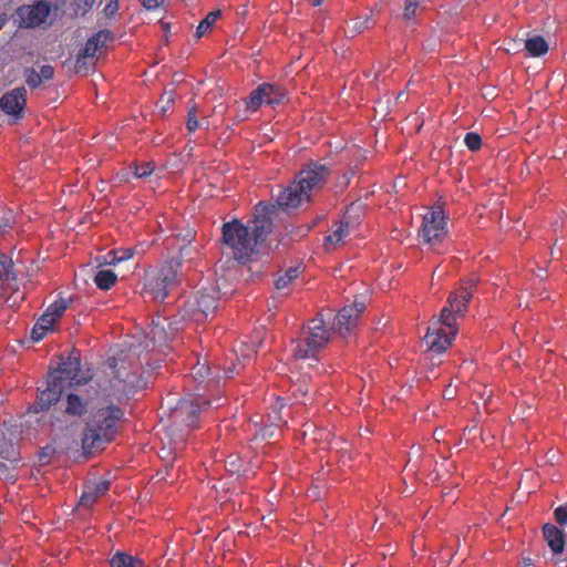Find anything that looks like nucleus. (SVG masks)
<instances>
[{"instance_id": "nucleus-39", "label": "nucleus", "mask_w": 567, "mask_h": 567, "mask_svg": "<svg viewBox=\"0 0 567 567\" xmlns=\"http://www.w3.org/2000/svg\"><path fill=\"white\" fill-rule=\"evenodd\" d=\"M120 9V0H109L107 4L105 6L103 13L107 19H113Z\"/></svg>"}, {"instance_id": "nucleus-11", "label": "nucleus", "mask_w": 567, "mask_h": 567, "mask_svg": "<svg viewBox=\"0 0 567 567\" xmlns=\"http://www.w3.org/2000/svg\"><path fill=\"white\" fill-rule=\"evenodd\" d=\"M286 91L282 86L271 83H262L255 89L246 100V107L256 112L261 105L276 106L282 103Z\"/></svg>"}, {"instance_id": "nucleus-16", "label": "nucleus", "mask_w": 567, "mask_h": 567, "mask_svg": "<svg viewBox=\"0 0 567 567\" xmlns=\"http://www.w3.org/2000/svg\"><path fill=\"white\" fill-rule=\"evenodd\" d=\"M50 11V2L39 1L33 6L20 9V17L28 28H35L47 21Z\"/></svg>"}, {"instance_id": "nucleus-57", "label": "nucleus", "mask_w": 567, "mask_h": 567, "mask_svg": "<svg viewBox=\"0 0 567 567\" xmlns=\"http://www.w3.org/2000/svg\"><path fill=\"white\" fill-rule=\"evenodd\" d=\"M8 226H9V225H7V224H6V225L0 224V231H4V230H6V227H8Z\"/></svg>"}, {"instance_id": "nucleus-40", "label": "nucleus", "mask_w": 567, "mask_h": 567, "mask_svg": "<svg viewBox=\"0 0 567 567\" xmlns=\"http://www.w3.org/2000/svg\"><path fill=\"white\" fill-rule=\"evenodd\" d=\"M174 92L171 91V92H166L164 93V95L161 97V113L163 115L166 114V112L171 109V106L174 104Z\"/></svg>"}, {"instance_id": "nucleus-59", "label": "nucleus", "mask_w": 567, "mask_h": 567, "mask_svg": "<svg viewBox=\"0 0 567 567\" xmlns=\"http://www.w3.org/2000/svg\"><path fill=\"white\" fill-rule=\"evenodd\" d=\"M3 25V20L0 19V29L2 28Z\"/></svg>"}, {"instance_id": "nucleus-32", "label": "nucleus", "mask_w": 567, "mask_h": 567, "mask_svg": "<svg viewBox=\"0 0 567 567\" xmlns=\"http://www.w3.org/2000/svg\"><path fill=\"white\" fill-rule=\"evenodd\" d=\"M133 255L134 252L131 248L112 250L109 252L110 259L107 260V262L111 265H116L122 261L131 259Z\"/></svg>"}, {"instance_id": "nucleus-14", "label": "nucleus", "mask_w": 567, "mask_h": 567, "mask_svg": "<svg viewBox=\"0 0 567 567\" xmlns=\"http://www.w3.org/2000/svg\"><path fill=\"white\" fill-rule=\"evenodd\" d=\"M275 206L266 203H258L255 207V218L252 220L254 227L251 235L256 238V245L261 241H265L267 236L272 230V219L271 215L274 213Z\"/></svg>"}, {"instance_id": "nucleus-13", "label": "nucleus", "mask_w": 567, "mask_h": 567, "mask_svg": "<svg viewBox=\"0 0 567 567\" xmlns=\"http://www.w3.org/2000/svg\"><path fill=\"white\" fill-rule=\"evenodd\" d=\"M25 105L27 89L24 86L14 87L0 97V109L12 116L13 122L23 117Z\"/></svg>"}, {"instance_id": "nucleus-42", "label": "nucleus", "mask_w": 567, "mask_h": 567, "mask_svg": "<svg viewBox=\"0 0 567 567\" xmlns=\"http://www.w3.org/2000/svg\"><path fill=\"white\" fill-rule=\"evenodd\" d=\"M417 7H419V4L415 3V1L405 0V8H404L403 17L406 20L412 19L414 17L415 12H416Z\"/></svg>"}, {"instance_id": "nucleus-1", "label": "nucleus", "mask_w": 567, "mask_h": 567, "mask_svg": "<svg viewBox=\"0 0 567 567\" xmlns=\"http://www.w3.org/2000/svg\"><path fill=\"white\" fill-rule=\"evenodd\" d=\"M110 388L100 382L74 386L61 402L62 412L72 419L89 417L82 432V449L85 454L102 450L117 434V424L124 411L114 404L128 392L127 379L110 380Z\"/></svg>"}, {"instance_id": "nucleus-2", "label": "nucleus", "mask_w": 567, "mask_h": 567, "mask_svg": "<svg viewBox=\"0 0 567 567\" xmlns=\"http://www.w3.org/2000/svg\"><path fill=\"white\" fill-rule=\"evenodd\" d=\"M330 169L327 165L311 162L301 169L295 179L277 196V205L285 209H296L310 202L311 193L321 189L328 181Z\"/></svg>"}, {"instance_id": "nucleus-29", "label": "nucleus", "mask_w": 567, "mask_h": 567, "mask_svg": "<svg viewBox=\"0 0 567 567\" xmlns=\"http://www.w3.org/2000/svg\"><path fill=\"white\" fill-rule=\"evenodd\" d=\"M309 393V385L303 378L292 385V395L297 403L306 404V396Z\"/></svg>"}, {"instance_id": "nucleus-17", "label": "nucleus", "mask_w": 567, "mask_h": 567, "mask_svg": "<svg viewBox=\"0 0 567 567\" xmlns=\"http://www.w3.org/2000/svg\"><path fill=\"white\" fill-rule=\"evenodd\" d=\"M455 334H452L450 329L445 330L442 327L429 328L424 341L430 351L440 354L451 346Z\"/></svg>"}, {"instance_id": "nucleus-7", "label": "nucleus", "mask_w": 567, "mask_h": 567, "mask_svg": "<svg viewBox=\"0 0 567 567\" xmlns=\"http://www.w3.org/2000/svg\"><path fill=\"white\" fill-rule=\"evenodd\" d=\"M475 280H468L455 292H452L447 299V305L442 309L440 315V323L450 329L452 334H456V319L467 311L468 303L473 297V288Z\"/></svg>"}, {"instance_id": "nucleus-4", "label": "nucleus", "mask_w": 567, "mask_h": 567, "mask_svg": "<svg viewBox=\"0 0 567 567\" xmlns=\"http://www.w3.org/2000/svg\"><path fill=\"white\" fill-rule=\"evenodd\" d=\"M223 246L231 252L240 262L247 261L256 251V238L252 237L249 227L239 219L226 221L221 226Z\"/></svg>"}, {"instance_id": "nucleus-3", "label": "nucleus", "mask_w": 567, "mask_h": 567, "mask_svg": "<svg viewBox=\"0 0 567 567\" xmlns=\"http://www.w3.org/2000/svg\"><path fill=\"white\" fill-rule=\"evenodd\" d=\"M208 406H210V402L203 395L196 394V398L179 400L176 406L169 410L166 435L172 440L174 449H177L190 432L198 427L199 412Z\"/></svg>"}, {"instance_id": "nucleus-47", "label": "nucleus", "mask_w": 567, "mask_h": 567, "mask_svg": "<svg viewBox=\"0 0 567 567\" xmlns=\"http://www.w3.org/2000/svg\"><path fill=\"white\" fill-rule=\"evenodd\" d=\"M243 346H244V344H241V346H240V349H239V350H240V352H241L243 359H244V360H249V359H251V354L256 352V347H255V346L250 347V348L248 349V352L246 353V352H245V350L243 349Z\"/></svg>"}, {"instance_id": "nucleus-23", "label": "nucleus", "mask_w": 567, "mask_h": 567, "mask_svg": "<svg viewBox=\"0 0 567 567\" xmlns=\"http://www.w3.org/2000/svg\"><path fill=\"white\" fill-rule=\"evenodd\" d=\"M525 49L532 56H540L548 51V43L542 35H534L525 41Z\"/></svg>"}, {"instance_id": "nucleus-45", "label": "nucleus", "mask_w": 567, "mask_h": 567, "mask_svg": "<svg viewBox=\"0 0 567 567\" xmlns=\"http://www.w3.org/2000/svg\"><path fill=\"white\" fill-rule=\"evenodd\" d=\"M164 334V328L159 326V323L154 324V327L151 329V337L154 341H163L166 340V337Z\"/></svg>"}, {"instance_id": "nucleus-43", "label": "nucleus", "mask_w": 567, "mask_h": 567, "mask_svg": "<svg viewBox=\"0 0 567 567\" xmlns=\"http://www.w3.org/2000/svg\"><path fill=\"white\" fill-rule=\"evenodd\" d=\"M555 519L559 525H567V507L566 506H558L555 512Z\"/></svg>"}, {"instance_id": "nucleus-15", "label": "nucleus", "mask_w": 567, "mask_h": 567, "mask_svg": "<svg viewBox=\"0 0 567 567\" xmlns=\"http://www.w3.org/2000/svg\"><path fill=\"white\" fill-rule=\"evenodd\" d=\"M62 379V375L49 373L47 388L40 392L37 401L41 411L49 410L61 400L65 388Z\"/></svg>"}, {"instance_id": "nucleus-51", "label": "nucleus", "mask_w": 567, "mask_h": 567, "mask_svg": "<svg viewBox=\"0 0 567 567\" xmlns=\"http://www.w3.org/2000/svg\"><path fill=\"white\" fill-rule=\"evenodd\" d=\"M168 327L169 329L172 330H179L181 328L177 326V322L176 321H171L168 322Z\"/></svg>"}, {"instance_id": "nucleus-50", "label": "nucleus", "mask_w": 567, "mask_h": 567, "mask_svg": "<svg viewBox=\"0 0 567 567\" xmlns=\"http://www.w3.org/2000/svg\"><path fill=\"white\" fill-rule=\"evenodd\" d=\"M219 372H220V368L218 367V368H217V372H215V373H214V375H213L212 378H208V380H207V384L215 383V380H216V379H218V378H220Z\"/></svg>"}, {"instance_id": "nucleus-44", "label": "nucleus", "mask_w": 567, "mask_h": 567, "mask_svg": "<svg viewBox=\"0 0 567 567\" xmlns=\"http://www.w3.org/2000/svg\"><path fill=\"white\" fill-rule=\"evenodd\" d=\"M39 74L41 75V81L52 80L54 76V69L50 64H44L41 66Z\"/></svg>"}, {"instance_id": "nucleus-21", "label": "nucleus", "mask_w": 567, "mask_h": 567, "mask_svg": "<svg viewBox=\"0 0 567 567\" xmlns=\"http://www.w3.org/2000/svg\"><path fill=\"white\" fill-rule=\"evenodd\" d=\"M336 229L324 238V247L327 250H331L336 244L340 243L346 236L349 235V223L340 220L334 224Z\"/></svg>"}, {"instance_id": "nucleus-52", "label": "nucleus", "mask_w": 567, "mask_h": 567, "mask_svg": "<svg viewBox=\"0 0 567 567\" xmlns=\"http://www.w3.org/2000/svg\"><path fill=\"white\" fill-rule=\"evenodd\" d=\"M52 451H53L52 447L45 446V447L42 449V454L43 455H49V453L52 452Z\"/></svg>"}, {"instance_id": "nucleus-19", "label": "nucleus", "mask_w": 567, "mask_h": 567, "mask_svg": "<svg viewBox=\"0 0 567 567\" xmlns=\"http://www.w3.org/2000/svg\"><path fill=\"white\" fill-rule=\"evenodd\" d=\"M110 489V481L100 478L90 482L84 486V491L80 497L79 506L91 508L99 497L103 496Z\"/></svg>"}, {"instance_id": "nucleus-37", "label": "nucleus", "mask_w": 567, "mask_h": 567, "mask_svg": "<svg viewBox=\"0 0 567 567\" xmlns=\"http://www.w3.org/2000/svg\"><path fill=\"white\" fill-rule=\"evenodd\" d=\"M237 360H238V362L231 361L228 365H225L223 368V377L224 378L230 379L235 374L240 372V370L244 368L245 363L241 362L239 359H237Z\"/></svg>"}, {"instance_id": "nucleus-36", "label": "nucleus", "mask_w": 567, "mask_h": 567, "mask_svg": "<svg viewBox=\"0 0 567 567\" xmlns=\"http://www.w3.org/2000/svg\"><path fill=\"white\" fill-rule=\"evenodd\" d=\"M464 143L470 151L475 152L482 146V137L475 132H468L464 137Z\"/></svg>"}, {"instance_id": "nucleus-38", "label": "nucleus", "mask_w": 567, "mask_h": 567, "mask_svg": "<svg viewBox=\"0 0 567 567\" xmlns=\"http://www.w3.org/2000/svg\"><path fill=\"white\" fill-rule=\"evenodd\" d=\"M198 126L199 122L197 120L196 106L194 105L192 109L188 110L186 127L189 133H194L198 128Z\"/></svg>"}, {"instance_id": "nucleus-55", "label": "nucleus", "mask_w": 567, "mask_h": 567, "mask_svg": "<svg viewBox=\"0 0 567 567\" xmlns=\"http://www.w3.org/2000/svg\"><path fill=\"white\" fill-rule=\"evenodd\" d=\"M277 405L279 406V409H282V408L285 406V404H284V399H278V400H277V403H276V406H277Z\"/></svg>"}, {"instance_id": "nucleus-33", "label": "nucleus", "mask_w": 567, "mask_h": 567, "mask_svg": "<svg viewBox=\"0 0 567 567\" xmlns=\"http://www.w3.org/2000/svg\"><path fill=\"white\" fill-rule=\"evenodd\" d=\"M95 3V0H73L72 9L75 16L84 17L90 12Z\"/></svg>"}, {"instance_id": "nucleus-54", "label": "nucleus", "mask_w": 567, "mask_h": 567, "mask_svg": "<svg viewBox=\"0 0 567 567\" xmlns=\"http://www.w3.org/2000/svg\"><path fill=\"white\" fill-rule=\"evenodd\" d=\"M310 1L313 7H318L322 3L323 0H310Z\"/></svg>"}, {"instance_id": "nucleus-34", "label": "nucleus", "mask_w": 567, "mask_h": 567, "mask_svg": "<svg viewBox=\"0 0 567 567\" xmlns=\"http://www.w3.org/2000/svg\"><path fill=\"white\" fill-rule=\"evenodd\" d=\"M23 74L30 89H37L42 84L41 75L33 68H25Z\"/></svg>"}, {"instance_id": "nucleus-53", "label": "nucleus", "mask_w": 567, "mask_h": 567, "mask_svg": "<svg viewBox=\"0 0 567 567\" xmlns=\"http://www.w3.org/2000/svg\"><path fill=\"white\" fill-rule=\"evenodd\" d=\"M523 561L525 567L533 566V560L530 558H524Z\"/></svg>"}, {"instance_id": "nucleus-27", "label": "nucleus", "mask_w": 567, "mask_h": 567, "mask_svg": "<svg viewBox=\"0 0 567 567\" xmlns=\"http://www.w3.org/2000/svg\"><path fill=\"white\" fill-rule=\"evenodd\" d=\"M300 274L299 267H290L275 281V287L278 290L285 289L290 282L298 278Z\"/></svg>"}, {"instance_id": "nucleus-48", "label": "nucleus", "mask_w": 567, "mask_h": 567, "mask_svg": "<svg viewBox=\"0 0 567 567\" xmlns=\"http://www.w3.org/2000/svg\"><path fill=\"white\" fill-rule=\"evenodd\" d=\"M365 24H367V20H364V21H355L354 24H353L354 32H357V33L362 32L367 28Z\"/></svg>"}, {"instance_id": "nucleus-31", "label": "nucleus", "mask_w": 567, "mask_h": 567, "mask_svg": "<svg viewBox=\"0 0 567 567\" xmlns=\"http://www.w3.org/2000/svg\"><path fill=\"white\" fill-rule=\"evenodd\" d=\"M69 308V300L66 299H58L52 305H50L44 313H51L53 322L55 319L63 315V312Z\"/></svg>"}, {"instance_id": "nucleus-8", "label": "nucleus", "mask_w": 567, "mask_h": 567, "mask_svg": "<svg viewBox=\"0 0 567 567\" xmlns=\"http://www.w3.org/2000/svg\"><path fill=\"white\" fill-rule=\"evenodd\" d=\"M219 306V290L216 286L198 289L194 297L185 303L184 313L196 322L205 321L215 313Z\"/></svg>"}, {"instance_id": "nucleus-26", "label": "nucleus", "mask_w": 567, "mask_h": 567, "mask_svg": "<svg viewBox=\"0 0 567 567\" xmlns=\"http://www.w3.org/2000/svg\"><path fill=\"white\" fill-rule=\"evenodd\" d=\"M220 17L219 10L210 11L198 24L196 29L195 37L202 38L204 37L207 31L214 25V23L217 21V19Z\"/></svg>"}, {"instance_id": "nucleus-28", "label": "nucleus", "mask_w": 567, "mask_h": 567, "mask_svg": "<svg viewBox=\"0 0 567 567\" xmlns=\"http://www.w3.org/2000/svg\"><path fill=\"white\" fill-rule=\"evenodd\" d=\"M212 374V368L206 362L200 363L199 360H197L196 365H194L192 369V377L194 381L198 382L199 384Z\"/></svg>"}, {"instance_id": "nucleus-56", "label": "nucleus", "mask_w": 567, "mask_h": 567, "mask_svg": "<svg viewBox=\"0 0 567 567\" xmlns=\"http://www.w3.org/2000/svg\"><path fill=\"white\" fill-rule=\"evenodd\" d=\"M355 208V204L352 203L349 208L347 209V214H349L350 212H352L353 209Z\"/></svg>"}, {"instance_id": "nucleus-49", "label": "nucleus", "mask_w": 567, "mask_h": 567, "mask_svg": "<svg viewBox=\"0 0 567 567\" xmlns=\"http://www.w3.org/2000/svg\"><path fill=\"white\" fill-rule=\"evenodd\" d=\"M260 435L262 439L270 437L274 435V430L271 426L264 427L260 430Z\"/></svg>"}, {"instance_id": "nucleus-18", "label": "nucleus", "mask_w": 567, "mask_h": 567, "mask_svg": "<svg viewBox=\"0 0 567 567\" xmlns=\"http://www.w3.org/2000/svg\"><path fill=\"white\" fill-rule=\"evenodd\" d=\"M114 38L113 33L110 30H101L95 33L93 37L87 39L84 44V48L79 53V62L83 60L93 61L97 50L104 48L107 42L112 41Z\"/></svg>"}, {"instance_id": "nucleus-24", "label": "nucleus", "mask_w": 567, "mask_h": 567, "mask_svg": "<svg viewBox=\"0 0 567 567\" xmlns=\"http://www.w3.org/2000/svg\"><path fill=\"white\" fill-rule=\"evenodd\" d=\"M111 567H144V561L128 554L117 551L110 560Z\"/></svg>"}, {"instance_id": "nucleus-58", "label": "nucleus", "mask_w": 567, "mask_h": 567, "mask_svg": "<svg viewBox=\"0 0 567 567\" xmlns=\"http://www.w3.org/2000/svg\"><path fill=\"white\" fill-rule=\"evenodd\" d=\"M188 248L185 246L181 249V255L184 256V252L187 250Z\"/></svg>"}, {"instance_id": "nucleus-5", "label": "nucleus", "mask_w": 567, "mask_h": 567, "mask_svg": "<svg viewBox=\"0 0 567 567\" xmlns=\"http://www.w3.org/2000/svg\"><path fill=\"white\" fill-rule=\"evenodd\" d=\"M330 340L329 330L326 328L324 320L316 317L308 322L303 329L295 349V357L298 359L315 358Z\"/></svg>"}, {"instance_id": "nucleus-30", "label": "nucleus", "mask_w": 567, "mask_h": 567, "mask_svg": "<svg viewBox=\"0 0 567 567\" xmlns=\"http://www.w3.org/2000/svg\"><path fill=\"white\" fill-rule=\"evenodd\" d=\"M154 168L155 164L153 162L133 163L131 165V169L137 178L148 177L154 172Z\"/></svg>"}, {"instance_id": "nucleus-46", "label": "nucleus", "mask_w": 567, "mask_h": 567, "mask_svg": "<svg viewBox=\"0 0 567 567\" xmlns=\"http://www.w3.org/2000/svg\"><path fill=\"white\" fill-rule=\"evenodd\" d=\"M147 10H155L162 7L166 0H138Z\"/></svg>"}, {"instance_id": "nucleus-20", "label": "nucleus", "mask_w": 567, "mask_h": 567, "mask_svg": "<svg viewBox=\"0 0 567 567\" xmlns=\"http://www.w3.org/2000/svg\"><path fill=\"white\" fill-rule=\"evenodd\" d=\"M544 537L555 555L561 554L565 549L564 533L553 524H545L543 526Z\"/></svg>"}, {"instance_id": "nucleus-12", "label": "nucleus", "mask_w": 567, "mask_h": 567, "mask_svg": "<svg viewBox=\"0 0 567 567\" xmlns=\"http://www.w3.org/2000/svg\"><path fill=\"white\" fill-rule=\"evenodd\" d=\"M365 309L363 301L355 300L351 305L344 306L336 315L332 323V330L342 338L349 337L357 328L361 313Z\"/></svg>"}, {"instance_id": "nucleus-6", "label": "nucleus", "mask_w": 567, "mask_h": 567, "mask_svg": "<svg viewBox=\"0 0 567 567\" xmlns=\"http://www.w3.org/2000/svg\"><path fill=\"white\" fill-rule=\"evenodd\" d=\"M181 266V259L172 258L155 274L147 276L145 290L154 301H164L169 291L177 286Z\"/></svg>"}, {"instance_id": "nucleus-35", "label": "nucleus", "mask_w": 567, "mask_h": 567, "mask_svg": "<svg viewBox=\"0 0 567 567\" xmlns=\"http://www.w3.org/2000/svg\"><path fill=\"white\" fill-rule=\"evenodd\" d=\"M14 446L11 442L7 441L6 437L0 439V457L8 461L16 460Z\"/></svg>"}, {"instance_id": "nucleus-22", "label": "nucleus", "mask_w": 567, "mask_h": 567, "mask_svg": "<svg viewBox=\"0 0 567 567\" xmlns=\"http://www.w3.org/2000/svg\"><path fill=\"white\" fill-rule=\"evenodd\" d=\"M51 313H43L38 321L34 323L31 330L32 341L39 342L42 340L48 331L53 327V319L50 317Z\"/></svg>"}, {"instance_id": "nucleus-41", "label": "nucleus", "mask_w": 567, "mask_h": 567, "mask_svg": "<svg viewBox=\"0 0 567 567\" xmlns=\"http://www.w3.org/2000/svg\"><path fill=\"white\" fill-rule=\"evenodd\" d=\"M94 62L91 60H83L79 62V56L75 62V71L76 73L86 74L91 69H93Z\"/></svg>"}, {"instance_id": "nucleus-10", "label": "nucleus", "mask_w": 567, "mask_h": 567, "mask_svg": "<svg viewBox=\"0 0 567 567\" xmlns=\"http://www.w3.org/2000/svg\"><path fill=\"white\" fill-rule=\"evenodd\" d=\"M446 221L441 207H435L423 217L421 237L425 244L436 246L446 236Z\"/></svg>"}, {"instance_id": "nucleus-25", "label": "nucleus", "mask_w": 567, "mask_h": 567, "mask_svg": "<svg viewBox=\"0 0 567 567\" xmlns=\"http://www.w3.org/2000/svg\"><path fill=\"white\" fill-rule=\"evenodd\" d=\"M116 280V274L110 269L99 270L94 277V284L101 290H109L112 286L115 285Z\"/></svg>"}, {"instance_id": "nucleus-9", "label": "nucleus", "mask_w": 567, "mask_h": 567, "mask_svg": "<svg viewBox=\"0 0 567 567\" xmlns=\"http://www.w3.org/2000/svg\"><path fill=\"white\" fill-rule=\"evenodd\" d=\"M62 375L63 385L68 383L70 388L82 386L92 383V374L83 373L81 368V355L76 349L72 350L66 358H61V362L56 369L50 371Z\"/></svg>"}]
</instances>
